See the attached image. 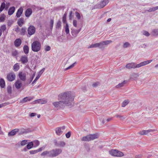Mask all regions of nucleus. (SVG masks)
Returning <instances> with one entry per match:
<instances>
[{
    "label": "nucleus",
    "instance_id": "5701e85b",
    "mask_svg": "<svg viewBox=\"0 0 158 158\" xmlns=\"http://www.w3.org/2000/svg\"><path fill=\"white\" fill-rule=\"evenodd\" d=\"M24 23V19L22 17L19 18L18 20L17 23L18 25L20 27H21L23 26Z\"/></svg>",
    "mask_w": 158,
    "mask_h": 158
},
{
    "label": "nucleus",
    "instance_id": "774afa93",
    "mask_svg": "<svg viewBox=\"0 0 158 158\" xmlns=\"http://www.w3.org/2000/svg\"><path fill=\"white\" fill-rule=\"evenodd\" d=\"M20 29L18 26H17L15 28V31H16L17 32H19L20 31Z\"/></svg>",
    "mask_w": 158,
    "mask_h": 158
},
{
    "label": "nucleus",
    "instance_id": "393cba45",
    "mask_svg": "<svg viewBox=\"0 0 158 158\" xmlns=\"http://www.w3.org/2000/svg\"><path fill=\"white\" fill-rule=\"evenodd\" d=\"M0 86L2 88H4L5 87V82L3 78H1L0 79Z\"/></svg>",
    "mask_w": 158,
    "mask_h": 158
},
{
    "label": "nucleus",
    "instance_id": "6ab92c4d",
    "mask_svg": "<svg viewBox=\"0 0 158 158\" xmlns=\"http://www.w3.org/2000/svg\"><path fill=\"white\" fill-rule=\"evenodd\" d=\"M22 41L20 39H16L14 42V44L15 47H18L20 45Z\"/></svg>",
    "mask_w": 158,
    "mask_h": 158
},
{
    "label": "nucleus",
    "instance_id": "b1692460",
    "mask_svg": "<svg viewBox=\"0 0 158 158\" xmlns=\"http://www.w3.org/2000/svg\"><path fill=\"white\" fill-rule=\"evenodd\" d=\"M55 131L56 134L58 135H60L63 133V131L60 129L59 127L56 128Z\"/></svg>",
    "mask_w": 158,
    "mask_h": 158
},
{
    "label": "nucleus",
    "instance_id": "338daca9",
    "mask_svg": "<svg viewBox=\"0 0 158 158\" xmlns=\"http://www.w3.org/2000/svg\"><path fill=\"white\" fill-rule=\"evenodd\" d=\"M54 143L55 144V145L57 147H58L59 146V142H58L56 140H55L54 141Z\"/></svg>",
    "mask_w": 158,
    "mask_h": 158
},
{
    "label": "nucleus",
    "instance_id": "0eeeda50",
    "mask_svg": "<svg viewBox=\"0 0 158 158\" xmlns=\"http://www.w3.org/2000/svg\"><path fill=\"white\" fill-rule=\"evenodd\" d=\"M112 42V41L111 40H107L98 43V48L101 49H103L105 48L104 46L105 45H108L111 43Z\"/></svg>",
    "mask_w": 158,
    "mask_h": 158
},
{
    "label": "nucleus",
    "instance_id": "8fccbe9b",
    "mask_svg": "<svg viewBox=\"0 0 158 158\" xmlns=\"http://www.w3.org/2000/svg\"><path fill=\"white\" fill-rule=\"evenodd\" d=\"M34 143V144L35 145L34 146V147H36L37 146H38L40 144V142L38 140H35L34 141L33 143Z\"/></svg>",
    "mask_w": 158,
    "mask_h": 158
},
{
    "label": "nucleus",
    "instance_id": "4c0bfd02",
    "mask_svg": "<svg viewBox=\"0 0 158 158\" xmlns=\"http://www.w3.org/2000/svg\"><path fill=\"white\" fill-rule=\"evenodd\" d=\"M152 35L154 36H157L158 35V29H154L152 31Z\"/></svg>",
    "mask_w": 158,
    "mask_h": 158
},
{
    "label": "nucleus",
    "instance_id": "9b49d317",
    "mask_svg": "<svg viewBox=\"0 0 158 158\" xmlns=\"http://www.w3.org/2000/svg\"><path fill=\"white\" fill-rule=\"evenodd\" d=\"M20 80L25 81L26 80V74L22 72H19L18 74Z\"/></svg>",
    "mask_w": 158,
    "mask_h": 158
},
{
    "label": "nucleus",
    "instance_id": "ea45409f",
    "mask_svg": "<svg viewBox=\"0 0 158 158\" xmlns=\"http://www.w3.org/2000/svg\"><path fill=\"white\" fill-rule=\"evenodd\" d=\"M7 93L10 94L12 93V87L10 85H8L7 87Z\"/></svg>",
    "mask_w": 158,
    "mask_h": 158
},
{
    "label": "nucleus",
    "instance_id": "052dcab7",
    "mask_svg": "<svg viewBox=\"0 0 158 158\" xmlns=\"http://www.w3.org/2000/svg\"><path fill=\"white\" fill-rule=\"evenodd\" d=\"M73 24L74 27H76L77 26V21L76 20H73Z\"/></svg>",
    "mask_w": 158,
    "mask_h": 158
},
{
    "label": "nucleus",
    "instance_id": "864d4df0",
    "mask_svg": "<svg viewBox=\"0 0 158 158\" xmlns=\"http://www.w3.org/2000/svg\"><path fill=\"white\" fill-rule=\"evenodd\" d=\"M130 45V44L128 42H126L124 43L123 46L124 48H126L128 47Z\"/></svg>",
    "mask_w": 158,
    "mask_h": 158
},
{
    "label": "nucleus",
    "instance_id": "1a4fd4ad",
    "mask_svg": "<svg viewBox=\"0 0 158 158\" xmlns=\"http://www.w3.org/2000/svg\"><path fill=\"white\" fill-rule=\"evenodd\" d=\"M51 151L52 157H54L60 154L62 152V150L59 148H55L51 150Z\"/></svg>",
    "mask_w": 158,
    "mask_h": 158
},
{
    "label": "nucleus",
    "instance_id": "2f4dec72",
    "mask_svg": "<svg viewBox=\"0 0 158 158\" xmlns=\"http://www.w3.org/2000/svg\"><path fill=\"white\" fill-rule=\"evenodd\" d=\"M34 144L32 141L31 142L28 143L27 145V147L28 149H30L33 148Z\"/></svg>",
    "mask_w": 158,
    "mask_h": 158
},
{
    "label": "nucleus",
    "instance_id": "13d9d810",
    "mask_svg": "<svg viewBox=\"0 0 158 158\" xmlns=\"http://www.w3.org/2000/svg\"><path fill=\"white\" fill-rule=\"evenodd\" d=\"M40 77L39 76L37 75L35 80L33 81L32 83V84H33L37 80L40 78Z\"/></svg>",
    "mask_w": 158,
    "mask_h": 158
},
{
    "label": "nucleus",
    "instance_id": "9d476101",
    "mask_svg": "<svg viewBox=\"0 0 158 158\" xmlns=\"http://www.w3.org/2000/svg\"><path fill=\"white\" fill-rule=\"evenodd\" d=\"M126 67L127 69H130L132 68L135 69L136 68H138V66L137 64L134 62H132L127 64Z\"/></svg>",
    "mask_w": 158,
    "mask_h": 158
},
{
    "label": "nucleus",
    "instance_id": "4468645a",
    "mask_svg": "<svg viewBox=\"0 0 158 158\" xmlns=\"http://www.w3.org/2000/svg\"><path fill=\"white\" fill-rule=\"evenodd\" d=\"M72 30V31H71L72 35L75 38L77 36V34L81 31V28L78 30L73 29Z\"/></svg>",
    "mask_w": 158,
    "mask_h": 158
},
{
    "label": "nucleus",
    "instance_id": "e433bc0d",
    "mask_svg": "<svg viewBox=\"0 0 158 158\" xmlns=\"http://www.w3.org/2000/svg\"><path fill=\"white\" fill-rule=\"evenodd\" d=\"M157 10H158V6L150 8L149 10H147V11L148 12L154 11Z\"/></svg>",
    "mask_w": 158,
    "mask_h": 158
},
{
    "label": "nucleus",
    "instance_id": "c756f323",
    "mask_svg": "<svg viewBox=\"0 0 158 158\" xmlns=\"http://www.w3.org/2000/svg\"><path fill=\"white\" fill-rule=\"evenodd\" d=\"M67 15V12H65L63 16L62 19V22L64 23H67L66 21V17Z\"/></svg>",
    "mask_w": 158,
    "mask_h": 158
},
{
    "label": "nucleus",
    "instance_id": "72a5a7b5",
    "mask_svg": "<svg viewBox=\"0 0 158 158\" xmlns=\"http://www.w3.org/2000/svg\"><path fill=\"white\" fill-rule=\"evenodd\" d=\"M98 43L92 44L91 45L88 47V48H98Z\"/></svg>",
    "mask_w": 158,
    "mask_h": 158
},
{
    "label": "nucleus",
    "instance_id": "79ce46f5",
    "mask_svg": "<svg viewBox=\"0 0 158 158\" xmlns=\"http://www.w3.org/2000/svg\"><path fill=\"white\" fill-rule=\"evenodd\" d=\"M76 64V62H75V63H74L73 64H71V65L69 66L68 67L65 68L64 69V70L66 71V70H68L69 69L73 68V67L74 66L75 64Z\"/></svg>",
    "mask_w": 158,
    "mask_h": 158
},
{
    "label": "nucleus",
    "instance_id": "f704fd0d",
    "mask_svg": "<svg viewBox=\"0 0 158 158\" xmlns=\"http://www.w3.org/2000/svg\"><path fill=\"white\" fill-rule=\"evenodd\" d=\"M126 82V81H124L121 83H119L116 86V88H118L123 87L124 86V85L125 84Z\"/></svg>",
    "mask_w": 158,
    "mask_h": 158
},
{
    "label": "nucleus",
    "instance_id": "de8ad7c7",
    "mask_svg": "<svg viewBox=\"0 0 158 158\" xmlns=\"http://www.w3.org/2000/svg\"><path fill=\"white\" fill-rule=\"evenodd\" d=\"M9 104H10V103L9 102H5L4 103L0 104V108Z\"/></svg>",
    "mask_w": 158,
    "mask_h": 158
},
{
    "label": "nucleus",
    "instance_id": "37998d69",
    "mask_svg": "<svg viewBox=\"0 0 158 158\" xmlns=\"http://www.w3.org/2000/svg\"><path fill=\"white\" fill-rule=\"evenodd\" d=\"M65 145V143L62 141H60L59 142V146L58 147H64Z\"/></svg>",
    "mask_w": 158,
    "mask_h": 158
},
{
    "label": "nucleus",
    "instance_id": "f03ea898",
    "mask_svg": "<svg viewBox=\"0 0 158 158\" xmlns=\"http://www.w3.org/2000/svg\"><path fill=\"white\" fill-rule=\"evenodd\" d=\"M41 48V44L38 41H34L31 44L32 50L34 52H38L39 51Z\"/></svg>",
    "mask_w": 158,
    "mask_h": 158
},
{
    "label": "nucleus",
    "instance_id": "dca6fc26",
    "mask_svg": "<svg viewBox=\"0 0 158 158\" xmlns=\"http://www.w3.org/2000/svg\"><path fill=\"white\" fill-rule=\"evenodd\" d=\"M32 11L31 9L29 8L27 9L25 11V15L27 17H29L31 15Z\"/></svg>",
    "mask_w": 158,
    "mask_h": 158
},
{
    "label": "nucleus",
    "instance_id": "58836bf2",
    "mask_svg": "<svg viewBox=\"0 0 158 158\" xmlns=\"http://www.w3.org/2000/svg\"><path fill=\"white\" fill-rule=\"evenodd\" d=\"M54 24V20L51 19L50 21V24L49 25V27L50 30L52 31L53 26Z\"/></svg>",
    "mask_w": 158,
    "mask_h": 158
},
{
    "label": "nucleus",
    "instance_id": "4d7b16f0",
    "mask_svg": "<svg viewBox=\"0 0 158 158\" xmlns=\"http://www.w3.org/2000/svg\"><path fill=\"white\" fill-rule=\"evenodd\" d=\"M0 29L2 30V31L4 32L6 29V26L5 25H3L1 26Z\"/></svg>",
    "mask_w": 158,
    "mask_h": 158
},
{
    "label": "nucleus",
    "instance_id": "49530a36",
    "mask_svg": "<svg viewBox=\"0 0 158 158\" xmlns=\"http://www.w3.org/2000/svg\"><path fill=\"white\" fill-rule=\"evenodd\" d=\"M28 140H24L22 141L20 143L21 146H24L27 143Z\"/></svg>",
    "mask_w": 158,
    "mask_h": 158
},
{
    "label": "nucleus",
    "instance_id": "423d86ee",
    "mask_svg": "<svg viewBox=\"0 0 158 158\" xmlns=\"http://www.w3.org/2000/svg\"><path fill=\"white\" fill-rule=\"evenodd\" d=\"M15 78V74L13 72H11L7 74L6 79L9 81L11 82L14 81Z\"/></svg>",
    "mask_w": 158,
    "mask_h": 158
},
{
    "label": "nucleus",
    "instance_id": "2eb2a0df",
    "mask_svg": "<svg viewBox=\"0 0 158 158\" xmlns=\"http://www.w3.org/2000/svg\"><path fill=\"white\" fill-rule=\"evenodd\" d=\"M45 148V146H43L39 148L38 149L34 150H31L29 151L30 153L31 154H35L39 152H40L44 150Z\"/></svg>",
    "mask_w": 158,
    "mask_h": 158
},
{
    "label": "nucleus",
    "instance_id": "a211bd4d",
    "mask_svg": "<svg viewBox=\"0 0 158 158\" xmlns=\"http://www.w3.org/2000/svg\"><path fill=\"white\" fill-rule=\"evenodd\" d=\"M23 9L22 7H20L18 9L16 12V16L17 18H19L20 17L21 15L23 14Z\"/></svg>",
    "mask_w": 158,
    "mask_h": 158
},
{
    "label": "nucleus",
    "instance_id": "20e7f679",
    "mask_svg": "<svg viewBox=\"0 0 158 158\" xmlns=\"http://www.w3.org/2000/svg\"><path fill=\"white\" fill-rule=\"evenodd\" d=\"M109 152L110 155L114 156L121 157L124 155L123 152L117 150L112 149Z\"/></svg>",
    "mask_w": 158,
    "mask_h": 158
},
{
    "label": "nucleus",
    "instance_id": "a878e982",
    "mask_svg": "<svg viewBox=\"0 0 158 158\" xmlns=\"http://www.w3.org/2000/svg\"><path fill=\"white\" fill-rule=\"evenodd\" d=\"M19 64L17 63L14 65L13 67V69L15 71H17L19 70Z\"/></svg>",
    "mask_w": 158,
    "mask_h": 158
},
{
    "label": "nucleus",
    "instance_id": "6e6552de",
    "mask_svg": "<svg viewBox=\"0 0 158 158\" xmlns=\"http://www.w3.org/2000/svg\"><path fill=\"white\" fill-rule=\"evenodd\" d=\"M35 31V28L32 25H30L27 29V32L29 35H27V37H30V36L33 35Z\"/></svg>",
    "mask_w": 158,
    "mask_h": 158
},
{
    "label": "nucleus",
    "instance_id": "4be33fe9",
    "mask_svg": "<svg viewBox=\"0 0 158 158\" xmlns=\"http://www.w3.org/2000/svg\"><path fill=\"white\" fill-rule=\"evenodd\" d=\"M15 11V8L14 6L10 7L8 10V14L9 15H12Z\"/></svg>",
    "mask_w": 158,
    "mask_h": 158
},
{
    "label": "nucleus",
    "instance_id": "473e14b6",
    "mask_svg": "<svg viewBox=\"0 0 158 158\" xmlns=\"http://www.w3.org/2000/svg\"><path fill=\"white\" fill-rule=\"evenodd\" d=\"M65 32L67 34H69V26L68 23H65V25L64 27Z\"/></svg>",
    "mask_w": 158,
    "mask_h": 158
},
{
    "label": "nucleus",
    "instance_id": "39448f33",
    "mask_svg": "<svg viewBox=\"0 0 158 158\" xmlns=\"http://www.w3.org/2000/svg\"><path fill=\"white\" fill-rule=\"evenodd\" d=\"M109 0H103L99 3H98L94 6V8L101 9L104 7L109 2Z\"/></svg>",
    "mask_w": 158,
    "mask_h": 158
},
{
    "label": "nucleus",
    "instance_id": "412c9836",
    "mask_svg": "<svg viewBox=\"0 0 158 158\" xmlns=\"http://www.w3.org/2000/svg\"><path fill=\"white\" fill-rule=\"evenodd\" d=\"M18 129H15L12 130L8 133V135L9 136H12L15 135L16 133L18 131Z\"/></svg>",
    "mask_w": 158,
    "mask_h": 158
},
{
    "label": "nucleus",
    "instance_id": "c9c22d12",
    "mask_svg": "<svg viewBox=\"0 0 158 158\" xmlns=\"http://www.w3.org/2000/svg\"><path fill=\"white\" fill-rule=\"evenodd\" d=\"M6 4L4 2L2 3L0 7V12H1L5 8Z\"/></svg>",
    "mask_w": 158,
    "mask_h": 158
},
{
    "label": "nucleus",
    "instance_id": "cd10ccee",
    "mask_svg": "<svg viewBox=\"0 0 158 158\" xmlns=\"http://www.w3.org/2000/svg\"><path fill=\"white\" fill-rule=\"evenodd\" d=\"M26 33V28L25 27H22L20 31L21 35H25Z\"/></svg>",
    "mask_w": 158,
    "mask_h": 158
},
{
    "label": "nucleus",
    "instance_id": "7c9ffc66",
    "mask_svg": "<svg viewBox=\"0 0 158 158\" xmlns=\"http://www.w3.org/2000/svg\"><path fill=\"white\" fill-rule=\"evenodd\" d=\"M61 22L60 20H59L56 23V29H59L61 28Z\"/></svg>",
    "mask_w": 158,
    "mask_h": 158
},
{
    "label": "nucleus",
    "instance_id": "69168bd1",
    "mask_svg": "<svg viewBox=\"0 0 158 158\" xmlns=\"http://www.w3.org/2000/svg\"><path fill=\"white\" fill-rule=\"evenodd\" d=\"M18 52L16 50H15L12 52V55L14 56H16L18 55Z\"/></svg>",
    "mask_w": 158,
    "mask_h": 158
},
{
    "label": "nucleus",
    "instance_id": "c85d7f7f",
    "mask_svg": "<svg viewBox=\"0 0 158 158\" xmlns=\"http://www.w3.org/2000/svg\"><path fill=\"white\" fill-rule=\"evenodd\" d=\"M35 73H34L32 76L30 78V80L29 82V83H23V85L25 87L26 86H27L28 84H30L32 81V80H33L35 76Z\"/></svg>",
    "mask_w": 158,
    "mask_h": 158
},
{
    "label": "nucleus",
    "instance_id": "f8f14e48",
    "mask_svg": "<svg viewBox=\"0 0 158 158\" xmlns=\"http://www.w3.org/2000/svg\"><path fill=\"white\" fill-rule=\"evenodd\" d=\"M20 61L23 64H26L28 62V59L27 56L24 55L21 56Z\"/></svg>",
    "mask_w": 158,
    "mask_h": 158
},
{
    "label": "nucleus",
    "instance_id": "5fc2aeb1",
    "mask_svg": "<svg viewBox=\"0 0 158 158\" xmlns=\"http://www.w3.org/2000/svg\"><path fill=\"white\" fill-rule=\"evenodd\" d=\"M147 130H143L142 131H140L139 132V134L141 135H147L148 133L147 132Z\"/></svg>",
    "mask_w": 158,
    "mask_h": 158
},
{
    "label": "nucleus",
    "instance_id": "bf43d9fd",
    "mask_svg": "<svg viewBox=\"0 0 158 158\" xmlns=\"http://www.w3.org/2000/svg\"><path fill=\"white\" fill-rule=\"evenodd\" d=\"M51 47L49 46H47L45 47V50L46 51H48L50 50Z\"/></svg>",
    "mask_w": 158,
    "mask_h": 158
},
{
    "label": "nucleus",
    "instance_id": "3c124183",
    "mask_svg": "<svg viewBox=\"0 0 158 158\" xmlns=\"http://www.w3.org/2000/svg\"><path fill=\"white\" fill-rule=\"evenodd\" d=\"M45 68H43L40 71H39V72L38 73V76H39L40 77L41 75H42V74L43 73V72H44L45 70Z\"/></svg>",
    "mask_w": 158,
    "mask_h": 158
},
{
    "label": "nucleus",
    "instance_id": "e2e57ef3",
    "mask_svg": "<svg viewBox=\"0 0 158 158\" xmlns=\"http://www.w3.org/2000/svg\"><path fill=\"white\" fill-rule=\"evenodd\" d=\"M66 137L67 138H69L71 136V133L70 131H69L68 133L66 134H65Z\"/></svg>",
    "mask_w": 158,
    "mask_h": 158
},
{
    "label": "nucleus",
    "instance_id": "a19ab883",
    "mask_svg": "<svg viewBox=\"0 0 158 158\" xmlns=\"http://www.w3.org/2000/svg\"><path fill=\"white\" fill-rule=\"evenodd\" d=\"M115 116L117 118H119L120 120H124L125 118L123 116H122L119 114H116Z\"/></svg>",
    "mask_w": 158,
    "mask_h": 158
},
{
    "label": "nucleus",
    "instance_id": "f3484780",
    "mask_svg": "<svg viewBox=\"0 0 158 158\" xmlns=\"http://www.w3.org/2000/svg\"><path fill=\"white\" fill-rule=\"evenodd\" d=\"M15 85L16 88L17 89H19L21 88L22 84L20 80L19 79H18L15 81Z\"/></svg>",
    "mask_w": 158,
    "mask_h": 158
},
{
    "label": "nucleus",
    "instance_id": "09e8293b",
    "mask_svg": "<svg viewBox=\"0 0 158 158\" xmlns=\"http://www.w3.org/2000/svg\"><path fill=\"white\" fill-rule=\"evenodd\" d=\"M69 18L70 20H72L73 18V15L72 11H70L69 13Z\"/></svg>",
    "mask_w": 158,
    "mask_h": 158
},
{
    "label": "nucleus",
    "instance_id": "0e129e2a",
    "mask_svg": "<svg viewBox=\"0 0 158 158\" xmlns=\"http://www.w3.org/2000/svg\"><path fill=\"white\" fill-rule=\"evenodd\" d=\"M5 19V17L3 16H2L0 17V22H2L4 21Z\"/></svg>",
    "mask_w": 158,
    "mask_h": 158
},
{
    "label": "nucleus",
    "instance_id": "bb28decb",
    "mask_svg": "<svg viewBox=\"0 0 158 158\" xmlns=\"http://www.w3.org/2000/svg\"><path fill=\"white\" fill-rule=\"evenodd\" d=\"M23 50L24 53L27 54L29 53V48L27 45H25L23 47Z\"/></svg>",
    "mask_w": 158,
    "mask_h": 158
},
{
    "label": "nucleus",
    "instance_id": "aec40b11",
    "mask_svg": "<svg viewBox=\"0 0 158 158\" xmlns=\"http://www.w3.org/2000/svg\"><path fill=\"white\" fill-rule=\"evenodd\" d=\"M32 99V98H28L26 97L24 98L22 100L20 101V103H23L27 102V101H30Z\"/></svg>",
    "mask_w": 158,
    "mask_h": 158
},
{
    "label": "nucleus",
    "instance_id": "680f3d73",
    "mask_svg": "<svg viewBox=\"0 0 158 158\" xmlns=\"http://www.w3.org/2000/svg\"><path fill=\"white\" fill-rule=\"evenodd\" d=\"M99 85V82H96L92 84V86L93 87H96L97 86Z\"/></svg>",
    "mask_w": 158,
    "mask_h": 158
},
{
    "label": "nucleus",
    "instance_id": "6e6d98bb",
    "mask_svg": "<svg viewBox=\"0 0 158 158\" xmlns=\"http://www.w3.org/2000/svg\"><path fill=\"white\" fill-rule=\"evenodd\" d=\"M143 34L147 36H148L150 35V33L148 32L145 31H143Z\"/></svg>",
    "mask_w": 158,
    "mask_h": 158
},
{
    "label": "nucleus",
    "instance_id": "7ed1b4c3",
    "mask_svg": "<svg viewBox=\"0 0 158 158\" xmlns=\"http://www.w3.org/2000/svg\"><path fill=\"white\" fill-rule=\"evenodd\" d=\"M98 137V135L97 134H90L82 137L81 140L84 141H89L97 138Z\"/></svg>",
    "mask_w": 158,
    "mask_h": 158
},
{
    "label": "nucleus",
    "instance_id": "a18cd8bd",
    "mask_svg": "<svg viewBox=\"0 0 158 158\" xmlns=\"http://www.w3.org/2000/svg\"><path fill=\"white\" fill-rule=\"evenodd\" d=\"M75 16L78 19L80 20L81 19V16L80 14L78 12L76 11L75 12Z\"/></svg>",
    "mask_w": 158,
    "mask_h": 158
},
{
    "label": "nucleus",
    "instance_id": "603ef678",
    "mask_svg": "<svg viewBox=\"0 0 158 158\" xmlns=\"http://www.w3.org/2000/svg\"><path fill=\"white\" fill-rule=\"evenodd\" d=\"M146 64L145 61H143L141 62L140 63L138 64V68H140L142 66L146 65Z\"/></svg>",
    "mask_w": 158,
    "mask_h": 158
},
{
    "label": "nucleus",
    "instance_id": "f257e3e1",
    "mask_svg": "<svg viewBox=\"0 0 158 158\" xmlns=\"http://www.w3.org/2000/svg\"><path fill=\"white\" fill-rule=\"evenodd\" d=\"M74 96L70 91L65 92L60 94L58 96L59 102L53 103V105L58 109L64 108L65 106H72Z\"/></svg>",
    "mask_w": 158,
    "mask_h": 158
},
{
    "label": "nucleus",
    "instance_id": "ddd939ff",
    "mask_svg": "<svg viewBox=\"0 0 158 158\" xmlns=\"http://www.w3.org/2000/svg\"><path fill=\"white\" fill-rule=\"evenodd\" d=\"M42 156H46L48 157H52L51 150L49 151H45L43 152L41 154Z\"/></svg>",
    "mask_w": 158,
    "mask_h": 158
},
{
    "label": "nucleus",
    "instance_id": "c03bdc74",
    "mask_svg": "<svg viewBox=\"0 0 158 158\" xmlns=\"http://www.w3.org/2000/svg\"><path fill=\"white\" fill-rule=\"evenodd\" d=\"M129 103V102L128 100H125L123 102L122 104V106L124 107Z\"/></svg>",
    "mask_w": 158,
    "mask_h": 158
}]
</instances>
